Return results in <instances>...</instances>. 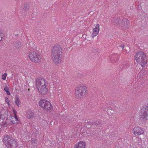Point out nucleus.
<instances>
[{
	"label": "nucleus",
	"instance_id": "obj_1",
	"mask_svg": "<svg viewBox=\"0 0 148 148\" xmlns=\"http://www.w3.org/2000/svg\"><path fill=\"white\" fill-rule=\"evenodd\" d=\"M62 50L58 45L54 46L51 50V54L52 60L54 63L57 64L61 62Z\"/></svg>",
	"mask_w": 148,
	"mask_h": 148
},
{
	"label": "nucleus",
	"instance_id": "obj_2",
	"mask_svg": "<svg viewBox=\"0 0 148 148\" xmlns=\"http://www.w3.org/2000/svg\"><path fill=\"white\" fill-rule=\"evenodd\" d=\"M88 92L87 87L84 85H80L77 86L75 89V95L78 98H81L84 96Z\"/></svg>",
	"mask_w": 148,
	"mask_h": 148
},
{
	"label": "nucleus",
	"instance_id": "obj_3",
	"mask_svg": "<svg viewBox=\"0 0 148 148\" xmlns=\"http://www.w3.org/2000/svg\"><path fill=\"white\" fill-rule=\"evenodd\" d=\"M3 142L8 148H17L18 144L17 142L10 136H5L3 138Z\"/></svg>",
	"mask_w": 148,
	"mask_h": 148
},
{
	"label": "nucleus",
	"instance_id": "obj_4",
	"mask_svg": "<svg viewBox=\"0 0 148 148\" xmlns=\"http://www.w3.org/2000/svg\"><path fill=\"white\" fill-rule=\"evenodd\" d=\"M38 105L41 109L46 112L51 110L53 108L50 102L46 99H40L38 103Z\"/></svg>",
	"mask_w": 148,
	"mask_h": 148
},
{
	"label": "nucleus",
	"instance_id": "obj_5",
	"mask_svg": "<svg viewBox=\"0 0 148 148\" xmlns=\"http://www.w3.org/2000/svg\"><path fill=\"white\" fill-rule=\"evenodd\" d=\"M28 57L29 59L33 62L38 63L41 61V56L35 51H30L29 53Z\"/></svg>",
	"mask_w": 148,
	"mask_h": 148
},
{
	"label": "nucleus",
	"instance_id": "obj_6",
	"mask_svg": "<svg viewBox=\"0 0 148 148\" xmlns=\"http://www.w3.org/2000/svg\"><path fill=\"white\" fill-rule=\"evenodd\" d=\"M135 59L137 62L142 66L144 65L146 63V56L142 52L137 53L136 55Z\"/></svg>",
	"mask_w": 148,
	"mask_h": 148
},
{
	"label": "nucleus",
	"instance_id": "obj_7",
	"mask_svg": "<svg viewBox=\"0 0 148 148\" xmlns=\"http://www.w3.org/2000/svg\"><path fill=\"white\" fill-rule=\"evenodd\" d=\"M115 22L116 24L123 27H127L129 22L127 20L125 19H121L118 18L115 20Z\"/></svg>",
	"mask_w": 148,
	"mask_h": 148
},
{
	"label": "nucleus",
	"instance_id": "obj_8",
	"mask_svg": "<svg viewBox=\"0 0 148 148\" xmlns=\"http://www.w3.org/2000/svg\"><path fill=\"white\" fill-rule=\"evenodd\" d=\"M6 112L4 109H0V122L2 125H7L8 122L7 121V115L2 114L3 112Z\"/></svg>",
	"mask_w": 148,
	"mask_h": 148
},
{
	"label": "nucleus",
	"instance_id": "obj_9",
	"mask_svg": "<svg viewBox=\"0 0 148 148\" xmlns=\"http://www.w3.org/2000/svg\"><path fill=\"white\" fill-rule=\"evenodd\" d=\"M100 30V25L97 24L94 25L91 33L92 37H94L97 36L99 34Z\"/></svg>",
	"mask_w": 148,
	"mask_h": 148
},
{
	"label": "nucleus",
	"instance_id": "obj_10",
	"mask_svg": "<svg viewBox=\"0 0 148 148\" xmlns=\"http://www.w3.org/2000/svg\"><path fill=\"white\" fill-rule=\"evenodd\" d=\"M132 132L135 136H139L144 134L143 129L139 127H136L133 129Z\"/></svg>",
	"mask_w": 148,
	"mask_h": 148
},
{
	"label": "nucleus",
	"instance_id": "obj_11",
	"mask_svg": "<svg viewBox=\"0 0 148 148\" xmlns=\"http://www.w3.org/2000/svg\"><path fill=\"white\" fill-rule=\"evenodd\" d=\"M10 121L13 124L17 123L18 122V120L17 116H12L10 115V116H7V121L8 123H8V121Z\"/></svg>",
	"mask_w": 148,
	"mask_h": 148
},
{
	"label": "nucleus",
	"instance_id": "obj_12",
	"mask_svg": "<svg viewBox=\"0 0 148 148\" xmlns=\"http://www.w3.org/2000/svg\"><path fill=\"white\" fill-rule=\"evenodd\" d=\"M86 143L83 141H80L75 144L73 148H86Z\"/></svg>",
	"mask_w": 148,
	"mask_h": 148
},
{
	"label": "nucleus",
	"instance_id": "obj_13",
	"mask_svg": "<svg viewBox=\"0 0 148 148\" xmlns=\"http://www.w3.org/2000/svg\"><path fill=\"white\" fill-rule=\"evenodd\" d=\"M142 117L143 119H148V106L146 108H143L141 110Z\"/></svg>",
	"mask_w": 148,
	"mask_h": 148
},
{
	"label": "nucleus",
	"instance_id": "obj_14",
	"mask_svg": "<svg viewBox=\"0 0 148 148\" xmlns=\"http://www.w3.org/2000/svg\"><path fill=\"white\" fill-rule=\"evenodd\" d=\"M37 88L46 86L45 80L43 79H38L36 81Z\"/></svg>",
	"mask_w": 148,
	"mask_h": 148
},
{
	"label": "nucleus",
	"instance_id": "obj_15",
	"mask_svg": "<svg viewBox=\"0 0 148 148\" xmlns=\"http://www.w3.org/2000/svg\"><path fill=\"white\" fill-rule=\"evenodd\" d=\"M39 91L42 94H46L47 92V89L46 88V86H41L38 88Z\"/></svg>",
	"mask_w": 148,
	"mask_h": 148
},
{
	"label": "nucleus",
	"instance_id": "obj_16",
	"mask_svg": "<svg viewBox=\"0 0 148 148\" xmlns=\"http://www.w3.org/2000/svg\"><path fill=\"white\" fill-rule=\"evenodd\" d=\"M15 102L16 104V105L18 107H19L21 106V102L18 97H15Z\"/></svg>",
	"mask_w": 148,
	"mask_h": 148
},
{
	"label": "nucleus",
	"instance_id": "obj_17",
	"mask_svg": "<svg viewBox=\"0 0 148 148\" xmlns=\"http://www.w3.org/2000/svg\"><path fill=\"white\" fill-rule=\"evenodd\" d=\"M4 90L6 92V93L7 95H10V94L8 87L6 86L4 88Z\"/></svg>",
	"mask_w": 148,
	"mask_h": 148
},
{
	"label": "nucleus",
	"instance_id": "obj_18",
	"mask_svg": "<svg viewBox=\"0 0 148 148\" xmlns=\"http://www.w3.org/2000/svg\"><path fill=\"white\" fill-rule=\"evenodd\" d=\"M7 75V73H5L2 74L1 77L3 80H5L6 79V77Z\"/></svg>",
	"mask_w": 148,
	"mask_h": 148
},
{
	"label": "nucleus",
	"instance_id": "obj_19",
	"mask_svg": "<svg viewBox=\"0 0 148 148\" xmlns=\"http://www.w3.org/2000/svg\"><path fill=\"white\" fill-rule=\"evenodd\" d=\"M5 101H6V102L7 103H8V102H9V101H10L9 99L7 97H5Z\"/></svg>",
	"mask_w": 148,
	"mask_h": 148
},
{
	"label": "nucleus",
	"instance_id": "obj_20",
	"mask_svg": "<svg viewBox=\"0 0 148 148\" xmlns=\"http://www.w3.org/2000/svg\"><path fill=\"white\" fill-rule=\"evenodd\" d=\"M119 47H121L122 49H123L125 47V45L123 44H122L119 45Z\"/></svg>",
	"mask_w": 148,
	"mask_h": 148
},
{
	"label": "nucleus",
	"instance_id": "obj_21",
	"mask_svg": "<svg viewBox=\"0 0 148 148\" xmlns=\"http://www.w3.org/2000/svg\"><path fill=\"white\" fill-rule=\"evenodd\" d=\"M13 113L14 115V116H16V112L15 110H13Z\"/></svg>",
	"mask_w": 148,
	"mask_h": 148
},
{
	"label": "nucleus",
	"instance_id": "obj_22",
	"mask_svg": "<svg viewBox=\"0 0 148 148\" xmlns=\"http://www.w3.org/2000/svg\"><path fill=\"white\" fill-rule=\"evenodd\" d=\"M7 103V104H8V107L9 108H10V104L9 102H8V103Z\"/></svg>",
	"mask_w": 148,
	"mask_h": 148
},
{
	"label": "nucleus",
	"instance_id": "obj_23",
	"mask_svg": "<svg viewBox=\"0 0 148 148\" xmlns=\"http://www.w3.org/2000/svg\"><path fill=\"white\" fill-rule=\"evenodd\" d=\"M125 53H128V51L127 50H125V49H124V51Z\"/></svg>",
	"mask_w": 148,
	"mask_h": 148
}]
</instances>
